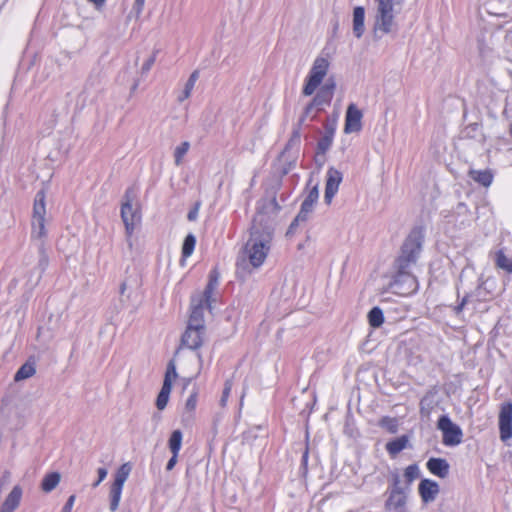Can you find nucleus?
<instances>
[{"label":"nucleus","instance_id":"f257e3e1","mask_svg":"<svg viewBox=\"0 0 512 512\" xmlns=\"http://www.w3.org/2000/svg\"><path fill=\"white\" fill-rule=\"evenodd\" d=\"M263 209L277 210L276 200L269 201L253 218L250 237L244 247L243 261H247L254 269H258L265 262L273 240V219L267 216Z\"/></svg>","mask_w":512,"mask_h":512},{"label":"nucleus","instance_id":"f03ea898","mask_svg":"<svg viewBox=\"0 0 512 512\" xmlns=\"http://www.w3.org/2000/svg\"><path fill=\"white\" fill-rule=\"evenodd\" d=\"M424 235L421 229H414L403 243L401 254L397 259V274L391 284L393 291L407 295L417 290L418 283L409 269L414 265L421 253Z\"/></svg>","mask_w":512,"mask_h":512},{"label":"nucleus","instance_id":"7ed1b4c3","mask_svg":"<svg viewBox=\"0 0 512 512\" xmlns=\"http://www.w3.org/2000/svg\"><path fill=\"white\" fill-rule=\"evenodd\" d=\"M376 4L373 35L381 39L384 35L395 33L398 29L396 14L403 0H374Z\"/></svg>","mask_w":512,"mask_h":512},{"label":"nucleus","instance_id":"20e7f679","mask_svg":"<svg viewBox=\"0 0 512 512\" xmlns=\"http://www.w3.org/2000/svg\"><path fill=\"white\" fill-rule=\"evenodd\" d=\"M206 339V327L204 324V313L202 300L196 304L193 300L188 325L181 338L182 346L191 349H199Z\"/></svg>","mask_w":512,"mask_h":512},{"label":"nucleus","instance_id":"39448f33","mask_svg":"<svg viewBox=\"0 0 512 512\" xmlns=\"http://www.w3.org/2000/svg\"><path fill=\"white\" fill-rule=\"evenodd\" d=\"M330 67L329 60L324 56H318L313 61V64L304 80L302 94L304 96L313 95L326 77Z\"/></svg>","mask_w":512,"mask_h":512},{"label":"nucleus","instance_id":"423d86ee","mask_svg":"<svg viewBox=\"0 0 512 512\" xmlns=\"http://www.w3.org/2000/svg\"><path fill=\"white\" fill-rule=\"evenodd\" d=\"M121 218L125 225L127 243L129 247H132L131 237L140 224L141 214L137 203H133L132 196L128 191L125 195V201L121 208Z\"/></svg>","mask_w":512,"mask_h":512},{"label":"nucleus","instance_id":"0eeeda50","mask_svg":"<svg viewBox=\"0 0 512 512\" xmlns=\"http://www.w3.org/2000/svg\"><path fill=\"white\" fill-rule=\"evenodd\" d=\"M437 428L442 432V443L445 446H456L461 443L462 431L447 415L439 418Z\"/></svg>","mask_w":512,"mask_h":512},{"label":"nucleus","instance_id":"6e6552de","mask_svg":"<svg viewBox=\"0 0 512 512\" xmlns=\"http://www.w3.org/2000/svg\"><path fill=\"white\" fill-rule=\"evenodd\" d=\"M318 198L319 190L318 185L316 184L310 188L306 198L301 204V209L299 213L297 214L293 222L290 224L287 234H292L295 228L299 225V223L305 222L308 219L310 213L313 211L314 205L317 202Z\"/></svg>","mask_w":512,"mask_h":512},{"label":"nucleus","instance_id":"1a4fd4ad","mask_svg":"<svg viewBox=\"0 0 512 512\" xmlns=\"http://www.w3.org/2000/svg\"><path fill=\"white\" fill-rule=\"evenodd\" d=\"M334 88L335 83L333 81H328L318 88V92L305 109V116H308L315 107L321 109L323 106L329 105L333 97Z\"/></svg>","mask_w":512,"mask_h":512},{"label":"nucleus","instance_id":"9d476101","mask_svg":"<svg viewBox=\"0 0 512 512\" xmlns=\"http://www.w3.org/2000/svg\"><path fill=\"white\" fill-rule=\"evenodd\" d=\"M500 439L506 442L512 438V403L507 402L501 406L499 413Z\"/></svg>","mask_w":512,"mask_h":512},{"label":"nucleus","instance_id":"9b49d317","mask_svg":"<svg viewBox=\"0 0 512 512\" xmlns=\"http://www.w3.org/2000/svg\"><path fill=\"white\" fill-rule=\"evenodd\" d=\"M362 118L363 113L356 104H349L345 114L344 132L346 134L359 132L362 129Z\"/></svg>","mask_w":512,"mask_h":512},{"label":"nucleus","instance_id":"f8f14e48","mask_svg":"<svg viewBox=\"0 0 512 512\" xmlns=\"http://www.w3.org/2000/svg\"><path fill=\"white\" fill-rule=\"evenodd\" d=\"M343 176L342 173L335 169L334 167H330L326 173V186H325V194L324 199L327 204H329L333 197L336 195L339 189V185L342 182Z\"/></svg>","mask_w":512,"mask_h":512},{"label":"nucleus","instance_id":"ddd939ff","mask_svg":"<svg viewBox=\"0 0 512 512\" xmlns=\"http://www.w3.org/2000/svg\"><path fill=\"white\" fill-rule=\"evenodd\" d=\"M406 503V491H388V498L385 502V510L387 512H406Z\"/></svg>","mask_w":512,"mask_h":512},{"label":"nucleus","instance_id":"4468645a","mask_svg":"<svg viewBox=\"0 0 512 512\" xmlns=\"http://www.w3.org/2000/svg\"><path fill=\"white\" fill-rule=\"evenodd\" d=\"M418 491L423 503L427 504L436 499L439 493V485L433 480L423 479L419 483Z\"/></svg>","mask_w":512,"mask_h":512},{"label":"nucleus","instance_id":"2eb2a0df","mask_svg":"<svg viewBox=\"0 0 512 512\" xmlns=\"http://www.w3.org/2000/svg\"><path fill=\"white\" fill-rule=\"evenodd\" d=\"M22 496V487L15 485L3 501L0 512H14L20 506Z\"/></svg>","mask_w":512,"mask_h":512},{"label":"nucleus","instance_id":"dca6fc26","mask_svg":"<svg viewBox=\"0 0 512 512\" xmlns=\"http://www.w3.org/2000/svg\"><path fill=\"white\" fill-rule=\"evenodd\" d=\"M352 30L358 39L365 33V9L362 6L353 9Z\"/></svg>","mask_w":512,"mask_h":512},{"label":"nucleus","instance_id":"f3484780","mask_svg":"<svg viewBox=\"0 0 512 512\" xmlns=\"http://www.w3.org/2000/svg\"><path fill=\"white\" fill-rule=\"evenodd\" d=\"M427 469L433 475L445 478L449 474V464L443 458H430L426 463Z\"/></svg>","mask_w":512,"mask_h":512},{"label":"nucleus","instance_id":"a211bd4d","mask_svg":"<svg viewBox=\"0 0 512 512\" xmlns=\"http://www.w3.org/2000/svg\"><path fill=\"white\" fill-rule=\"evenodd\" d=\"M45 197L46 196L44 190H40L37 192L34 199L31 220H46Z\"/></svg>","mask_w":512,"mask_h":512},{"label":"nucleus","instance_id":"6ab92c4d","mask_svg":"<svg viewBox=\"0 0 512 512\" xmlns=\"http://www.w3.org/2000/svg\"><path fill=\"white\" fill-rule=\"evenodd\" d=\"M409 443V438L406 435H402L392 441H389L386 444V450L388 454L394 458L396 457L401 451L407 448Z\"/></svg>","mask_w":512,"mask_h":512},{"label":"nucleus","instance_id":"aec40b11","mask_svg":"<svg viewBox=\"0 0 512 512\" xmlns=\"http://www.w3.org/2000/svg\"><path fill=\"white\" fill-rule=\"evenodd\" d=\"M199 78V71L195 70L189 76L184 88L179 92L177 96L178 102H183L191 96V93L195 87V84Z\"/></svg>","mask_w":512,"mask_h":512},{"label":"nucleus","instance_id":"412c9836","mask_svg":"<svg viewBox=\"0 0 512 512\" xmlns=\"http://www.w3.org/2000/svg\"><path fill=\"white\" fill-rule=\"evenodd\" d=\"M36 373L35 363L31 361H27L24 363L15 373L14 381L20 382L26 379L31 378Z\"/></svg>","mask_w":512,"mask_h":512},{"label":"nucleus","instance_id":"4be33fe9","mask_svg":"<svg viewBox=\"0 0 512 512\" xmlns=\"http://www.w3.org/2000/svg\"><path fill=\"white\" fill-rule=\"evenodd\" d=\"M197 401H198V392L193 391L189 397L187 398L185 405H184V411H183V419L189 420L193 417L194 411L197 407Z\"/></svg>","mask_w":512,"mask_h":512},{"label":"nucleus","instance_id":"5701e85b","mask_svg":"<svg viewBox=\"0 0 512 512\" xmlns=\"http://www.w3.org/2000/svg\"><path fill=\"white\" fill-rule=\"evenodd\" d=\"M31 238L42 240L46 237V220H31Z\"/></svg>","mask_w":512,"mask_h":512},{"label":"nucleus","instance_id":"b1692460","mask_svg":"<svg viewBox=\"0 0 512 512\" xmlns=\"http://www.w3.org/2000/svg\"><path fill=\"white\" fill-rule=\"evenodd\" d=\"M334 138V131L327 130L325 134L319 139L317 143V152L318 154L324 155L332 146Z\"/></svg>","mask_w":512,"mask_h":512},{"label":"nucleus","instance_id":"393cba45","mask_svg":"<svg viewBox=\"0 0 512 512\" xmlns=\"http://www.w3.org/2000/svg\"><path fill=\"white\" fill-rule=\"evenodd\" d=\"M60 482V474L52 472L47 474L41 483V488L44 492H51Z\"/></svg>","mask_w":512,"mask_h":512},{"label":"nucleus","instance_id":"a878e982","mask_svg":"<svg viewBox=\"0 0 512 512\" xmlns=\"http://www.w3.org/2000/svg\"><path fill=\"white\" fill-rule=\"evenodd\" d=\"M130 472H131L130 464L129 463L122 464L118 468L112 484L117 485V486H124L126 480L128 479V477L130 475Z\"/></svg>","mask_w":512,"mask_h":512},{"label":"nucleus","instance_id":"bb28decb","mask_svg":"<svg viewBox=\"0 0 512 512\" xmlns=\"http://www.w3.org/2000/svg\"><path fill=\"white\" fill-rule=\"evenodd\" d=\"M171 389L172 388L171 386H169L168 382L163 383L162 388L156 399V406L159 410H163L166 407L171 393Z\"/></svg>","mask_w":512,"mask_h":512},{"label":"nucleus","instance_id":"cd10ccee","mask_svg":"<svg viewBox=\"0 0 512 512\" xmlns=\"http://www.w3.org/2000/svg\"><path fill=\"white\" fill-rule=\"evenodd\" d=\"M182 432L174 430L169 438L168 445L172 454H179L182 445Z\"/></svg>","mask_w":512,"mask_h":512},{"label":"nucleus","instance_id":"c85d7f7f","mask_svg":"<svg viewBox=\"0 0 512 512\" xmlns=\"http://www.w3.org/2000/svg\"><path fill=\"white\" fill-rule=\"evenodd\" d=\"M123 486H117L112 484L110 488V510L112 512L116 511L119 507V503L121 500Z\"/></svg>","mask_w":512,"mask_h":512},{"label":"nucleus","instance_id":"c756f323","mask_svg":"<svg viewBox=\"0 0 512 512\" xmlns=\"http://www.w3.org/2000/svg\"><path fill=\"white\" fill-rule=\"evenodd\" d=\"M368 320L370 326L374 328L380 327L384 322L383 312L379 307H374L368 313Z\"/></svg>","mask_w":512,"mask_h":512},{"label":"nucleus","instance_id":"7c9ffc66","mask_svg":"<svg viewBox=\"0 0 512 512\" xmlns=\"http://www.w3.org/2000/svg\"><path fill=\"white\" fill-rule=\"evenodd\" d=\"M496 265L506 272L512 273V256L507 257L503 251H498L496 253Z\"/></svg>","mask_w":512,"mask_h":512},{"label":"nucleus","instance_id":"2f4dec72","mask_svg":"<svg viewBox=\"0 0 512 512\" xmlns=\"http://www.w3.org/2000/svg\"><path fill=\"white\" fill-rule=\"evenodd\" d=\"M420 476V469L417 464L409 465L404 470V478L407 488Z\"/></svg>","mask_w":512,"mask_h":512},{"label":"nucleus","instance_id":"473e14b6","mask_svg":"<svg viewBox=\"0 0 512 512\" xmlns=\"http://www.w3.org/2000/svg\"><path fill=\"white\" fill-rule=\"evenodd\" d=\"M195 244H196L195 236L192 234H188L185 237L183 246H182V256L184 258H188L192 255L194 248H195Z\"/></svg>","mask_w":512,"mask_h":512},{"label":"nucleus","instance_id":"72a5a7b5","mask_svg":"<svg viewBox=\"0 0 512 512\" xmlns=\"http://www.w3.org/2000/svg\"><path fill=\"white\" fill-rule=\"evenodd\" d=\"M215 289H216L215 286L210 287V285L207 284L203 295L199 296V297H193L191 300V304L193 303L194 299L196 300V304H198L199 301L202 300L203 310H204L206 306L210 305V301H211V298H212V295H213V292Z\"/></svg>","mask_w":512,"mask_h":512},{"label":"nucleus","instance_id":"f704fd0d","mask_svg":"<svg viewBox=\"0 0 512 512\" xmlns=\"http://www.w3.org/2000/svg\"><path fill=\"white\" fill-rule=\"evenodd\" d=\"M190 148L189 142L185 141L175 148L174 159L175 164L179 166L182 163L184 156L187 154Z\"/></svg>","mask_w":512,"mask_h":512},{"label":"nucleus","instance_id":"c9c22d12","mask_svg":"<svg viewBox=\"0 0 512 512\" xmlns=\"http://www.w3.org/2000/svg\"><path fill=\"white\" fill-rule=\"evenodd\" d=\"M380 426L390 433H396L398 430V421L395 418L384 417L380 420Z\"/></svg>","mask_w":512,"mask_h":512},{"label":"nucleus","instance_id":"e433bc0d","mask_svg":"<svg viewBox=\"0 0 512 512\" xmlns=\"http://www.w3.org/2000/svg\"><path fill=\"white\" fill-rule=\"evenodd\" d=\"M177 377V372H176V367H175V364L173 361H170L168 366H167V370H166V373H165V377H164V382L163 383H167L169 384V386L172 387V382L176 379Z\"/></svg>","mask_w":512,"mask_h":512},{"label":"nucleus","instance_id":"4c0bfd02","mask_svg":"<svg viewBox=\"0 0 512 512\" xmlns=\"http://www.w3.org/2000/svg\"><path fill=\"white\" fill-rule=\"evenodd\" d=\"M463 137L476 138L479 135V127L477 123H472L462 131Z\"/></svg>","mask_w":512,"mask_h":512},{"label":"nucleus","instance_id":"58836bf2","mask_svg":"<svg viewBox=\"0 0 512 512\" xmlns=\"http://www.w3.org/2000/svg\"><path fill=\"white\" fill-rule=\"evenodd\" d=\"M405 491V488L401 486V480L398 473L392 474V484L388 491Z\"/></svg>","mask_w":512,"mask_h":512},{"label":"nucleus","instance_id":"ea45409f","mask_svg":"<svg viewBox=\"0 0 512 512\" xmlns=\"http://www.w3.org/2000/svg\"><path fill=\"white\" fill-rule=\"evenodd\" d=\"M231 388H232V384L227 381L225 383V387H224V390L222 392V396H221V399H220V405L222 407L226 406V403L228 401V398H229V395H230V392H231Z\"/></svg>","mask_w":512,"mask_h":512},{"label":"nucleus","instance_id":"a19ab883","mask_svg":"<svg viewBox=\"0 0 512 512\" xmlns=\"http://www.w3.org/2000/svg\"><path fill=\"white\" fill-rule=\"evenodd\" d=\"M75 495H71L65 505L63 506L61 512H72L73 505L75 503Z\"/></svg>","mask_w":512,"mask_h":512},{"label":"nucleus","instance_id":"79ce46f5","mask_svg":"<svg viewBox=\"0 0 512 512\" xmlns=\"http://www.w3.org/2000/svg\"><path fill=\"white\" fill-rule=\"evenodd\" d=\"M493 175L490 171L482 172V186H489L492 183Z\"/></svg>","mask_w":512,"mask_h":512},{"label":"nucleus","instance_id":"37998d69","mask_svg":"<svg viewBox=\"0 0 512 512\" xmlns=\"http://www.w3.org/2000/svg\"><path fill=\"white\" fill-rule=\"evenodd\" d=\"M144 4L145 0H135L132 10L136 13L137 16L142 13Z\"/></svg>","mask_w":512,"mask_h":512},{"label":"nucleus","instance_id":"c03bdc74","mask_svg":"<svg viewBox=\"0 0 512 512\" xmlns=\"http://www.w3.org/2000/svg\"><path fill=\"white\" fill-rule=\"evenodd\" d=\"M218 283H219L218 273L215 270H213V271H211V273L209 275V282H208V284L210 285V287H212V286L217 287Z\"/></svg>","mask_w":512,"mask_h":512},{"label":"nucleus","instance_id":"a18cd8bd","mask_svg":"<svg viewBox=\"0 0 512 512\" xmlns=\"http://www.w3.org/2000/svg\"><path fill=\"white\" fill-rule=\"evenodd\" d=\"M177 458H178V454H172V457L169 459V461L167 462V465H166V469L168 471L172 470L176 463H177Z\"/></svg>","mask_w":512,"mask_h":512},{"label":"nucleus","instance_id":"49530a36","mask_svg":"<svg viewBox=\"0 0 512 512\" xmlns=\"http://www.w3.org/2000/svg\"><path fill=\"white\" fill-rule=\"evenodd\" d=\"M199 204H197L191 211H189L187 218L190 221H194L198 216Z\"/></svg>","mask_w":512,"mask_h":512},{"label":"nucleus","instance_id":"de8ad7c7","mask_svg":"<svg viewBox=\"0 0 512 512\" xmlns=\"http://www.w3.org/2000/svg\"><path fill=\"white\" fill-rule=\"evenodd\" d=\"M97 473L99 481H103L107 477L108 471L106 468H98Z\"/></svg>","mask_w":512,"mask_h":512},{"label":"nucleus","instance_id":"09e8293b","mask_svg":"<svg viewBox=\"0 0 512 512\" xmlns=\"http://www.w3.org/2000/svg\"><path fill=\"white\" fill-rule=\"evenodd\" d=\"M470 176L474 181L480 182V171L470 170Z\"/></svg>","mask_w":512,"mask_h":512},{"label":"nucleus","instance_id":"8fccbe9b","mask_svg":"<svg viewBox=\"0 0 512 512\" xmlns=\"http://www.w3.org/2000/svg\"><path fill=\"white\" fill-rule=\"evenodd\" d=\"M88 1L93 3L97 8L102 7L105 3V0H88Z\"/></svg>","mask_w":512,"mask_h":512},{"label":"nucleus","instance_id":"3c124183","mask_svg":"<svg viewBox=\"0 0 512 512\" xmlns=\"http://www.w3.org/2000/svg\"><path fill=\"white\" fill-rule=\"evenodd\" d=\"M154 62V59H149L144 65H143V70L145 71H148L151 67V65L153 64Z\"/></svg>","mask_w":512,"mask_h":512},{"label":"nucleus","instance_id":"603ef678","mask_svg":"<svg viewBox=\"0 0 512 512\" xmlns=\"http://www.w3.org/2000/svg\"><path fill=\"white\" fill-rule=\"evenodd\" d=\"M198 361H199V368L202 369L203 366V358L200 353H197Z\"/></svg>","mask_w":512,"mask_h":512},{"label":"nucleus","instance_id":"864d4df0","mask_svg":"<svg viewBox=\"0 0 512 512\" xmlns=\"http://www.w3.org/2000/svg\"><path fill=\"white\" fill-rule=\"evenodd\" d=\"M125 290H126V283H125V282H123V283L120 285V293L123 295V294H124V292H125Z\"/></svg>","mask_w":512,"mask_h":512},{"label":"nucleus","instance_id":"5fc2aeb1","mask_svg":"<svg viewBox=\"0 0 512 512\" xmlns=\"http://www.w3.org/2000/svg\"><path fill=\"white\" fill-rule=\"evenodd\" d=\"M466 301H467L466 298H464L462 300L461 304L457 307V311H460L463 308V306L465 305Z\"/></svg>","mask_w":512,"mask_h":512},{"label":"nucleus","instance_id":"6e6d98bb","mask_svg":"<svg viewBox=\"0 0 512 512\" xmlns=\"http://www.w3.org/2000/svg\"><path fill=\"white\" fill-rule=\"evenodd\" d=\"M293 164H294V163H290L288 167L284 168V169H283V174H287V173L290 171L291 166H292Z\"/></svg>","mask_w":512,"mask_h":512},{"label":"nucleus","instance_id":"4d7b16f0","mask_svg":"<svg viewBox=\"0 0 512 512\" xmlns=\"http://www.w3.org/2000/svg\"><path fill=\"white\" fill-rule=\"evenodd\" d=\"M307 458H308V452L306 451V452L303 454V457H302V460H303V462H304V463H306Z\"/></svg>","mask_w":512,"mask_h":512},{"label":"nucleus","instance_id":"13d9d810","mask_svg":"<svg viewBox=\"0 0 512 512\" xmlns=\"http://www.w3.org/2000/svg\"><path fill=\"white\" fill-rule=\"evenodd\" d=\"M102 481H99V479L95 480L93 487H97Z\"/></svg>","mask_w":512,"mask_h":512},{"label":"nucleus","instance_id":"bf43d9fd","mask_svg":"<svg viewBox=\"0 0 512 512\" xmlns=\"http://www.w3.org/2000/svg\"><path fill=\"white\" fill-rule=\"evenodd\" d=\"M7 479H9V476H6V478L4 477L2 480L6 483Z\"/></svg>","mask_w":512,"mask_h":512}]
</instances>
